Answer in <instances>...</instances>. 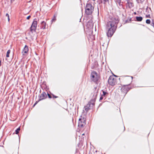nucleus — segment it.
Returning a JSON list of instances; mask_svg holds the SVG:
<instances>
[{"instance_id": "obj_38", "label": "nucleus", "mask_w": 154, "mask_h": 154, "mask_svg": "<svg viewBox=\"0 0 154 154\" xmlns=\"http://www.w3.org/2000/svg\"><path fill=\"white\" fill-rule=\"evenodd\" d=\"M118 79H119V80L120 79V78H119Z\"/></svg>"}, {"instance_id": "obj_8", "label": "nucleus", "mask_w": 154, "mask_h": 154, "mask_svg": "<svg viewBox=\"0 0 154 154\" xmlns=\"http://www.w3.org/2000/svg\"><path fill=\"white\" fill-rule=\"evenodd\" d=\"M47 97V95L46 93L45 92H43L39 96V101L45 99Z\"/></svg>"}, {"instance_id": "obj_2", "label": "nucleus", "mask_w": 154, "mask_h": 154, "mask_svg": "<svg viewBox=\"0 0 154 154\" xmlns=\"http://www.w3.org/2000/svg\"><path fill=\"white\" fill-rule=\"evenodd\" d=\"M94 10V7L92 5L89 3L86 4L85 8V13L87 15H90L92 14Z\"/></svg>"}, {"instance_id": "obj_10", "label": "nucleus", "mask_w": 154, "mask_h": 154, "mask_svg": "<svg viewBox=\"0 0 154 154\" xmlns=\"http://www.w3.org/2000/svg\"><path fill=\"white\" fill-rule=\"evenodd\" d=\"M94 102L91 101V100L89 102L87 105L91 109L93 108V106L94 105Z\"/></svg>"}, {"instance_id": "obj_33", "label": "nucleus", "mask_w": 154, "mask_h": 154, "mask_svg": "<svg viewBox=\"0 0 154 154\" xmlns=\"http://www.w3.org/2000/svg\"><path fill=\"white\" fill-rule=\"evenodd\" d=\"M151 25L154 27V23L153 22L151 23Z\"/></svg>"}, {"instance_id": "obj_32", "label": "nucleus", "mask_w": 154, "mask_h": 154, "mask_svg": "<svg viewBox=\"0 0 154 154\" xmlns=\"http://www.w3.org/2000/svg\"><path fill=\"white\" fill-rule=\"evenodd\" d=\"M30 17H31V16L30 15H29L27 17L26 19L27 20H29L30 19Z\"/></svg>"}, {"instance_id": "obj_25", "label": "nucleus", "mask_w": 154, "mask_h": 154, "mask_svg": "<svg viewBox=\"0 0 154 154\" xmlns=\"http://www.w3.org/2000/svg\"><path fill=\"white\" fill-rule=\"evenodd\" d=\"M119 18H117L116 17V23H118V22H119Z\"/></svg>"}, {"instance_id": "obj_28", "label": "nucleus", "mask_w": 154, "mask_h": 154, "mask_svg": "<svg viewBox=\"0 0 154 154\" xmlns=\"http://www.w3.org/2000/svg\"><path fill=\"white\" fill-rule=\"evenodd\" d=\"M39 100L38 101H36L33 105V106H35L39 101Z\"/></svg>"}, {"instance_id": "obj_12", "label": "nucleus", "mask_w": 154, "mask_h": 154, "mask_svg": "<svg viewBox=\"0 0 154 154\" xmlns=\"http://www.w3.org/2000/svg\"><path fill=\"white\" fill-rule=\"evenodd\" d=\"M40 28L43 29H45L46 28V23L44 21H42L41 23Z\"/></svg>"}, {"instance_id": "obj_26", "label": "nucleus", "mask_w": 154, "mask_h": 154, "mask_svg": "<svg viewBox=\"0 0 154 154\" xmlns=\"http://www.w3.org/2000/svg\"><path fill=\"white\" fill-rule=\"evenodd\" d=\"M48 95L49 98H52L51 95L48 93Z\"/></svg>"}, {"instance_id": "obj_18", "label": "nucleus", "mask_w": 154, "mask_h": 154, "mask_svg": "<svg viewBox=\"0 0 154 154\" xmlns=\"http://www.w3.org/2000/svg\"><path fill=\"white\" fill-rule=\"evenodd\" d=\"M10 53V50H8L7 52V54H6V57H9V54Z\"/></svg>"}, {"instance_id": "obj_13", "label": "nucleus", "mask_w": 154, "mask_h": 154, "mask_svg": "<svg viewBox=\"0 0 154 154\" xmlns=\"http://www.w3.org/2000/svg\"><path fill=\"white\" fill-rule=\"evenodd\" d=\"M29 51L28 47L26 45H25V47L23 48L22 53L24 52V53H26Z\"/></svg>"}, {"instance_id": "obj_22", "label": "nucleus", "mask_w": 154, "mask_h": 154, "mask_svg": "<svg viewBox=\"0 0 154 154\" xmlns=\"http://www.w3.org/2000/svg\"><path fill=\"white\" fill-rule=\"evenodd\" d=\"M151 23L150 20L149 19H147L146 20V23L147 24H150Z\"/></svg>"}, {"instance_id": "obj_6", "label": "nucleus", "mask_w": 154, "mask_h": 154, "mask_svg": "<svg viewBox=\"0 0 154 154\" xmlns=\"http://www.w3.org/2000/svg\"><path fill=\"white\" fill-rule=\"evenodd\" d=\"M130 84V83H129L127 85H124L123 86H122L121 87V86H119V88H121L120 90L124 94H126L128 91L130 90V89L128 88L127 85H129Z\"/></svg>"}, {"instance_id": "obj_11", "label": "nucleus", "mask_w": 154, "mask_h": 154, "mask_svg": "<svg viewBox=\"0 0 154 154\" xmlns=\"http://www.w3.org/2000/svg\"><path fill=\"white\" fill-rule=\"evenodd\" d=\"M127 5H128V8H132L134 6V4L130 0H127Z\"/></svg>"}, {"instance_id": "obj_14", "label": "nucleus", "mask_w": 154, "mask_h": 154, "mask_svg": "<svg viewBox=\"0 0 154 154\" xmlns=\"http://www.w3.org/2000/svg\"><path fill=\"white\" fill-rule=\"evenodd\" d=\"M136 18L137 21H141L143 19L142 17H136Z\"/></svg>"}, {"instance_id": "obj_15", "label": "nucleus", "mask_w": 154, "mask_h": 154, "mask_svg": "<svg viewBox=\"0 0 154 154\" xmlns=\"http://www.w3.org/2000/svg\"><path fill=\"white\" fill-rule=\"evenodd\" d=\"M102 91L103 94H102V95L103 96V97H106L108 95V93L104 91Z\"/></svg>"}, {"instance_id": "obj_40", "label": "nucleus", "mask_w": 154, "mask_h": 154, "mask_svg": "<svg viewBox=\"0 0 154 154\" xmlns=\"http://www.w3.org/2000/svg\"><path fill=\"white\" fill-rule=\"evenodd\" d=\"M91 24L92 26V23H91Z\"/></svg>"}, {"instance_id": "obj_41", "label": "nucleus", "mask_w": 154, "mask_h": 154, "mask_svg": "<svg viewBox=\"0 0 154 154\" xmlns=\"http://www.w3.org/2000/svg\"><path fill=\"white\" fill-rule=\"evenodd\" d=\"M116 77H118V76H116Z\"/></svg>"}, {"instance_id": "obj_5", "label": "nucleus", "mask_w": 154, "mask_h": 154, "mask_svg": "<svg viewBox=\"0 0 154 154\" xmlns=\"http://www.w3.org/2000/svg\"><path fill=\"white\" fill-rule=\"evenodd\" d=\"M109 84L111 86H114L116 84V75L110 76L108 80Z\"/></svg>"}, {"instance_id": "obj_30", "label": "nucleus", "mask_w": 154, "mask_h": 154, "mask_svg": "<svg viewBox=\"0 0 154 154\" xmlns=\"http://www.w3.org/2000/svg\"><path fill=\"white\" fill-rule=\"evenodd\" d=\"M52 95L53 96V98H57L58 97L55 96L54 95L52 94Z\"/></svg>"}, {"instance_id": "obj_23", "label": "nucleus", "mask_w": 154, "mask_h": 154, "mask_svg": "<svg viewBox=\"0 0 154 154\" xmlns=\"http://www.w3.org/2000/svg\"><path fill=\"white\" fill-rule=\"evenodd\" d=\"M100 44L101 45V44H102V45L103 46H104V45L105 43H103V40H102V39H101V40H100Z\"/></svg>"}, {"instance_id": "obj_31", "label": "nucleus", "mask_w": 154, "mask_h": 154, "mask_svg": "<svg viewBox=\"0 0 154 154\" xmlns=\"http://www.w3.org/2000/svg\"><path fill=\"white\" fill-rule=\"evenodd\" d=\"M146 17L147 18V17L150 18V16L149 14L146 15Z\"/></svg>"}, {"instance_id": "obj_29", "label": "nucleus", "mask_w": 154, "mask_h": 154, "mask_svg": "<svg viewBox=\"0 0 154 154\" xmlns=\"http://www.w3.org/2000/svg\"><path fill=\"white\" fill-rule=\"evenodd\" d=\"M116 2L120 4L121 2V0H116Z\"/></svg>"}, {"instance_id": "obj_36", "label": "nucleus", "mask_w": 154, "mask_h": 154, "mask_svg": "<svg viewBox=\"0 0 154 154\" xmlns=\"http://www.w3.org/2000/svg\"><path fill=\"white\" fill-rule=\"evenodd\" d=\"M14 0H11V2H12L13 1H14Z\"/></svg>"}, {"instance_id": "obj_7", "label": "nucleus", "mask_w": 154, "mask_h": 154, "mask_svg": "<svg viewBox=\"0 0 154 154\" xmlns=\"http://www.w3.org/2000/svg\"><path fill=\"white\" fill-rule=\"evenodd\" d=\"M86 124L85 119L84 118H79V120L78 126L79 127H82L85 126Z\"/></svg>"}, {"instance_id": "obj_42", "label": "nucleus", "mask_w": 154, "mask_h": 154, "mask_svg": "<svg viewBox=\"0 0 154 154\" xmlns=\"http://www.w3.org/2000/svg\"><path fill=\"white\" fill-rule=\"evenodd\" d=\"M149 9H150V8H149Z\"/></svg>"}, {"instance_id": "obj_21", "label": "nucleus", "mask_w": 154, "mask_h": 154, "mask_svg": "<svg viewBox=\"0 0 154 154\" xmlns=\"http://www.w3.org/2000/svg\"><path fill=\"white\" fill-rule=\"evenodd\" d=\"M56 16L55 15H54L53 18L51 20V21L53 22L54 21H55L56 20Z\"/></svg>"}, {"instance_id": "obj_1", "label": "nucleus", "mask_w": 154, "mask_h": 154, "mask_svg": "<svg viewBox=\"0 0 154 154\" xmlns=\"http://www.w3.org/2000/svg\"><path fill=\"white\" fill-rule=\"evenodd\" d=\"M116 18H113V20L109 21L106 24V28L108 32L106 35L108 37H110L113 35L116 31Z\"/></svg>"}, {"instance_id": "obj_9", "label": "nucleus", "mask_w": 154, "mask_h": 154, "mask_svg": "<svg viewBox=\"0 0 154 154\" xmlns=\"http://www.w3.org/2000/svg\"><path fill=\"white\" fill-rule=\"evenodd\" d=\"M98 91H95L93 94V95L92 97V99L91 100V101L95 102L97 95Z\"/></svg>"}, {"instance_id": "obj_16", "label": "nucleus", "mask_w": 154, "mask_h": 154, "mask_svg": "<svg viewBox=\"0 0 154 154\" xmlns=\"http://www.w3.org/2000/svg\"><path fill=\"white\" fill-rule=\"evenodd\" d=\"M84 109L86 112H88L89 110L91 109L87 105L84 106Z\"/></svg>"}, {"instance_id": "obj_24", "label": "nucleus", "mask_w": 154, "mask_h": 154, "mask_svg": "<svg viewBox=\"0 0 154 154\" xmlns=\"http://www.w3.org/2000/svg\"><path fill=\"white\" fill-rule=\"evenodd\" d=\"M129 77V78H126V80H127V79H129L130 80V82H131V81L132 80V78H133V77H131V78L130 77Z\"/></svg>"}, {"instance_id": "obj_19", "label": "nucleus", "mask_w": 154, "mask_h": 154, "mask_svg": "<svg viewBox=\"0 0 154 154\" xmlns=\"http://www.w3.org/2000/svg\"><path fill=\"white\" fill-rule=\"evenodd\" d=\"M138 3H142L144 1V0H136Z\"/></svg>"}, {"instance_id": "obj_17", "label": "nucleus", "mask_w": 154, "mask_h": 154, "mask_svg": "<svg viewBox=\"0 0 154 154\" xmlns=\"http://www.w3.org/2000/svg\"><path fill=\"white\" fill-rule=\"evenodd\" d=\"M20 130V127H19L17 128L16 129V130L15 131V133L16 134H18L19 133V131Z\"/></svg>"}, {"instance_id": "obj_4", "label": "nucleus", "mask_w": 154, "mask_h": 154, "mask_svg": "<svg viewBox=\"0 0 154 154\" xmlns=\"http://www.w3.org/2000/svg\"><path fill=\"white\" fill-rule=\"evenodd\" d=\"M36 18L34 19L32 25L30 27V31L32 33L33 32H35L37 25V22Z\"/></svg>"}, {"instance_id": "obj_3", "label": "nucleus", "mask_w": 154, "mask_h": 154, "mask_svg": "<svg viewBox=\"0 0 154 154\" xmlns=\"http://www.w3.org/2000/svg\"><path fill=\"white\" fill-rule=\"evenodd\" d=\"M91 80L96 84H97L98 83V80L100 78V77L97 75V72L94 71L92 72L91 74Z\"/></svg>"}, {"instance_id": "obj_35", "label": "nucleus", "mask_w": 154, "mask_h": 154, "mask_svg": "<svg viewBox=\"0 0 154 154\" xmlns=\"http://www.w3.org/2000/svg\"><path fill=\"white\" fill-rule=\"evenodd\" d=\"M8 21H9L10 20L9 17H8Z\"/></svg>"}, {"instance_id": "obj_20", "label": "nucleus", "mask_w": 154, "mask_h": 154, "mask_svg": "<svg viewBox=\"0 0 154 154\" xmlns=\"http://www.w3.org/2000/svg\"><path fill=\"white\" fill-rule=\"evenodd\" d=\"M108 1L109 0H101V3H103L104 4H105L106 2Z\"/></svg>"}, {"instance_id": "obj_27", "label": "nucleus", "mask_w": 154, "mask_h": 154, "mask_svg": "<svg viewBox=\"0 0 154 154\" xmlns=\"http://www.w3.org/2000/svg\"><path fill=\"white\" fill-rule=\"evenodd\" d=\"M103 96L102 95L100 97V100H102L103 99Z\"/></svg>"}, {"instance_id": "obj_37", "label": "nucleus", "mask_w": 154, "mask_h": 154, "mask_svg": "<svg viewBox=\"0 0 154 154\" xmlns=\"http://www.w3.org/2000/svg\"><path fill=\"white\" fill-rule=\"evenodd\" d=\"M148 10V7H147V8L146 9V10Z\"/></svg>"}, {"instance_id": "obj_39", "label": "nucleus", "mask_w": 154, "mask_h": 154, "mask_svg": "<svg viewBox=\"0 0 154 154\" xmlns=\"http://www.w3.org/2000/svg\"><path fill=\"white\" fill-rule=\"evenodd\" d=\"M84 135V134H82V135Z\"/></svg>"}, {"instance_id": "obj_34", "label": "nucleus", "mask_w": 154, "mask_h": 154, "mask_svg": "<svg viewBox=\"0 0 154 154\" xmlns=\"http://www.w3.org/2000/svg\"><path fill=\"white\" fill-rule=\"evenodd\" d=\"M6 16L7 17H9V14L8 13L6 14Z\"/></svg>"}]
</instances>
